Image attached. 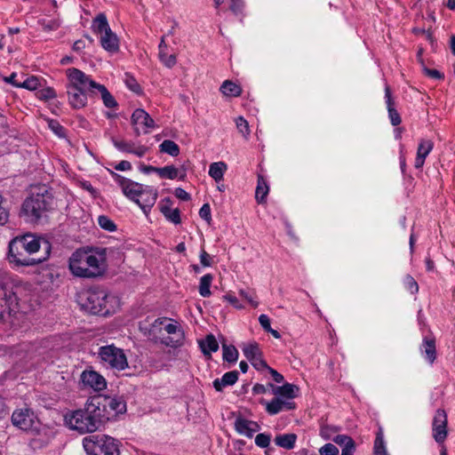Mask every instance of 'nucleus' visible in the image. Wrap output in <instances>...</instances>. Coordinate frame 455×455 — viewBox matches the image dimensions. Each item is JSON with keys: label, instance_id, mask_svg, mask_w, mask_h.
<instances>
[{"label": "nucleus", "instance_id": "1", "mask_svg": "<svg viewBox=\"0 0 455 455\" xmlns=\"http://www.w3.org/2000/svg\"><path fill=\"white\" fill-rule=\"evenodd\" d=\"M65 420L71 429L80 434H86L98 430L108 421V418L102 414L99 403L92 396L86 401L84 408L67 414Z\"/></svg>", "mask_w": 455, "mask_h": 455}, {"label": "nucleus", "instance_id": "2", "mask_svg": "<svg viewBox=\"0 0 455 455\" xmlns=\"http://www.w3.org/2000/svg\"><path fill=\"white\" fill-rule=\"evenodd\" d=\"M106 249L76 250L69 259V269L76 276L93 278L105 272Z\"/></svg>", "mask_w": 455, "mask_h": 455}, {"label": "nucleus", "instance_id": "3", "mask_svg": "<svg viewBox=\"0 0 455 455\" xmlns=\"http://www.w3.org/2000/svg\"><path fill=\"white\" fill-rule=\"evenodd\" d=\"M53 196L46 187H39L25 199L21 212L28 221L38 223L53 208Z\"/></svg>", "mask_w": 455, "mask_h": 455}, {"label": "nucleus", "instance_id": "4", "mask_svg": "<svg viewBox=\"0 0 455 455\" xmlns=\"http://www.w3.org/2000/svg\"><path fill=\"white\" fill-rule=\"evenodd\" d=\"M20 291L21 288L10 277L0 275V319L4 320L5 315H11L18 311Z\"/></svg>", "mask_w": 455, "mask_h": 455}, {"label": "nucleus", "instance_id": "5", "mask_svg": "<svg viewBox=\"0 0 455 455\" xmlns=\"http://www.w3.org/2000/svg\"><path fill=\"white\" fill-rule=\"evenodd\" d=\"M87 455H119V442L106 435H89L83 440Z\"/></svg>", "mask_w": 455, "mask_h": 455}, {"label": "nucleus", "instance_id": "6", "mask_svg": "<svg viewBox=\"0 0 455 455\" xmlns=\"http://www.w3.org/2000/svg\"><path fill=\"white\" fill-rule=\"evenodd\" d=\"M110 297L107 292L99 288L85 291L81 297V304L84 310L92 315H108L111 313L108 307Z\"/></svg>", "mask_w": 455, "mask_h": 455}, {"label": "nucleus", "instance_id": "7", "mask_svg": "<svg viewBox=\"0 0 455 455\" xmlns=\"http://www.w3.org/2000/svg\"><path fill=\"white\" fill-rule=\"evenodd\" d=\"M11 421L13 427L21 431L32 434H38L40 431V420L36 412L28 407L14 410Z\"/></svg>", "mask_w": 455, "mask_h": 455}, {"label": "nucleus", "instance_id": "8", "mask_svg": "<svg viewBox=\"0 0 455 455\" xmlns=\"http://www.w3.org/2000/svg\"><path fill=\"white\" fill-rule=\"evenodd\" d=\"M20 238L25 251L32 258H40L41 263L49 258L52 246L47 239L30 233L20 235Z\"/></svg>", "mask_w": 455, "mask_h": 455}, {"label": "nucleus", "instance_id": "9", "mask_svg": "<svg viewBox=\"0 0 455 455\" xmlns=\"http://www.w3.org/2000/svg\"><path fill=\"white\" fill-rule=\"evenodd\" d=\"M8 259L16 266H36L41 263L40 258H32L27 253L20 236L9 243Z\"/></svg>", "mask_w": 455, "mask_h": 455}, {"label": "nucleus", "instance_id": "10", "mask_svg": "<svg viewBox=\"0 0 455 455\" xmlns=\"http://www.w3.org/2000/svg\"><path fill=\"white\" fill-rule=\"evenodd\" d=\"M67 76L68 78L67 86L85 92L91 96L96 94L95 91L99 84L82 70L76 68H68L67 69Z\"/></svg>", "mask_w": 455, "mask_h": 455}, {"label": "nucleus", "instance_id": "11", "mask_svg": "<svg viewBox=\"0 0 455 455\" xmlns=\"http://www.w3.org/2000/svg\"><path fill=\"white\" fill-rule=\"evenodd\" d=\"M100 359L113 369L124 370L128 366L127 359L123 350L114 346H106L100 348Z\"/></svg>", "mask_w": 455, "mask_h": 455}, {"label": "nucleus", "instance_id": "12", "mask_svg": "<svg viewBox=\"0 0 455 455\" xmlns=\"http://www.w3.org/2000/svg\"><path fill=\"white\" fill-rule=\"evenodd\" d=\"M102 414L107 416L109 420L111 412L114 414L123 413L126 411V403L122 397H110L103 395H93Z\"/></svg>", "mask_w": 455, "mask_h": 455}, {"label": "nucleus", "instance_id": "13", "mask_svg": "<svg viewBox=\"0 0 455 455\" xmlns=\"http://www.w3.org/2000/svg\"><path fill=\"white\" fill-rule=\"evenodd\" d=\"M432 436L438 444H443L448 436V416L443 409H438L433 417Z\"/></svg>", "mask_w": 455, "mask_h": 455}, {"label": "nucleus", "instance_id": "14", "mask_svg": "<svg viewBox=\"0 0 455 455\" xmlns=\"http://www.w3.org/2000/svg\"><path fill=\"white\" fill-rule=\"evenodd\" d=\"M132 124L135 126L134 132L136 136H140V132L137 125L143 128L144 133H148L149 129L155 127V121L153 118L142 108H137L132 115Z\"/></svg>", "mask_w": 455, "mask_h": 455}, {"label": "nucleus", "instance_id": "15", "mask_svg": "<svg viewBox=\"0 0 455 455\" xmlns=\"http://www.w3.org/2000/svg\"><path fill=\"white\" fill-rule=\"evenodd\" d=\"M84 385L93 388L95 391H101L107 387L105 379L94 371H84L81 375Z\"/></svg>", "mask_w": 455, "mask_h": 455}, {"label": "nucleus", "instance_id": "16", "mask_svg": "<svg viewBox=\"0 0 455 455\" xmlns=\"http://www.w3.org/2000/svg\"><path fill=\"white\" fill-rule=\"evenodd\" d=\"M67 93L68 102L73 108L79 109L86 106L89 93L68 86H67Z\"/></svg>", "mask_w": 455, "mask_h": 455}, {"label": "nucleus", "instance_id": "17", "mask_svg": "<svg viewBox=\"0 0 455 455\" xmlns=\"http://www.w3.org/2000/svg\"><path fill=\"white\" fill-rule=\"evenodd\" d=\"M172 201L170 197H165L161 201L160 212L171 222L180 224L181 222L180 212L178 208L172 209Z\"/></svg>", "mask_w": 455, "mask_h": 455}, {"label": "nucleus", "instance_id": "18", "mask_svg": "<svg viewBox=\"0 0 455 455\" xmlns=\"http://www.w3.org/2000/svg\"><path fill=\"white\" fill-rule=\"evenodd\" d=\"M235 430L247 437H252L253 434L260 429L256 421L248 420L243 418H237L235 422Z\"/></svg>", "mask_w": 455, "mask_h": 455}, {"label": "nucleus", "instance_id": "19", "mask_svg": "<svg viewBox=\"0 0 455 455\" xmlns=\"http://www.w3.org/2000/svg\"><path fill=\"white\" fill-rule=\"evenodd\" d=\"M293 409H295V403L283 401L279 397L273 398L266 406V410L270 415H275L283 410L290 411Z\"/></svg>", "mask_w": 455, "mask_h": 455}, {"label": "nucleus", "instance_id": "20", "mask_svg": "<svg viewBox=\"0 0 455 455\" xmlns=\"http://www.w3.org/2000/svg\"><path fill=\"white\" fill-rule=\"evenodd\" d=\"M269 386L272 387L275 395H280L287 399L297 397L299 391L298 386L290 383H285L283 386H275L270 383Z\"/></svg>", "mask_w": 455, "mask_h": 455}, {"label": "nucleus", "instance_id": "21", "mask_svg": "<svg viewBox=\"0 0 455 455\" xmlns=\"http://www.w3.org/2000/svg\"><path fill=\"white\" fill-rule=\"evenodd\" d=\"M140 197L142 202L140 201L138 204L145 213H148L157 199V191L150 187H145Z\"/></svg>", "mask_w": 455, "mask_h": 455}, {"label": "nucleus", "instance_id": "22", "mask_svg": "<svg viewBox=\"0 0 455 455\" xmlns=\"http://www.w3.org/2000/svg\"><path fill=\"white\" fill-rule=\"evenodd\" d=\"M100 44L106 51L112 53L119 50V40L112 30L101 35Z\"/></svg>", "mask_w": 455, "mask_h": 455}, {"label": "nucleus", "instance_id": "23", "mask_svg": "<svg viewBox=\"0 0 455 455\" xmlns=\"http://www.w3.org/2000/svg\"><path fill=\"white\" fill-rule=\"evenodd\" d=\"M198 344L202 353L209 358L212 357V352H216L219 349V343L212 333L207 334L204 339L198 340Z\"/></svg>", "mask_w": 455, "mask_h": 455}, {"label": "nucleus", "instance_id": "24", "mask_svg": "<svg viewBox=\"0 0 455 455\" xmlns=\"http://www.w3.org/2000/svg\"><path fill=\"white\" fill-rule=\"evenodd\" d=\"M238 375L239 373L237 371H231L226 372L221 379H214L212 383L214 388L216 389V391L220 392L222 391L223 387L227 386H233L237 381Z\"/></svg>", "mask_w": 455, "mask_h": 455}, {"label": "nucleus", "instance_id": "25", "mask_svg": "<svg viewBox=\"0 0 455 455\" xmlns=\"http://www.w3.org/2000/svg\"><path fill=\"white\" fill-rule=\"evenodd\" d=\"M385 98L387 106L388 116L391 121V124L392 125L396 126L401 124L402 120L399 113L394 107V101L391 97V91L389 86L387 85L385 88Z\"/></svg>", "mask_w": 455, "mask_h": 455}, {"label": "nucleus", "instance_id": "26", "mask_svg": "<svg viewBox=\"0 0 455 455\" xmlns=\"http://www.w3.org/2000/svg\"><path fill=\"white\" fill-rule=\"evenodd\" d=\"M128 188H124L123 193L131 200L134 201L136 204H140L139 196L143 194V190L145 187L142 184L135 182L133 180H130L127 184Z\"/></svg>", "mask_w": 455, "mask_h": 455}, {"label": "nucleus", "instance_id": "27", "mask_svg": "<svg viewBox=\"0 0 455 455\" xmlns=\"http://www.w3.org/2000/svg\"><path fill=\"white\" fill-rule=\"evenodd\" d=\"M297 438V435L294 433L282 434L277 435L275 437L274 442L277 446L281 448L291 450L294 448Z\"/></svg>", "mask_w": 455, "mask_h": 455}, {"label": "nucleus", "instance_id": "28", "mask_svg": "<svg viewBox=\"0 0 455 455\" xmlns=\"http://www.w3.org/2000/svg\"><path fill=\"white\" fill-rule=\"evenodd\" d=\"M96 90L100 93L101 100L106 108H114L118 106L117 101L105 85L99 84Z\"/></svg>", "mask_w": 455, "mask_h": 455}, {"label": "nucleus", "instance_id": "29", "mask_svg": "<svg viewBox=\"0 0 455 455\" xmlns=\"http://www.w3.org/2000/svg\"><path fill=\"white\" fill-rule=\"evenodd\" d=\"M165 36L161 38L159 44V58L163 63L168 68H172L176 64V56L174 54L168 55L164 52V49H167V44L164 41Z\"/></svg>", "mask_w": 455, "mask_h": 455}, {"label": "nucleus", "instance_id": "30", "mask_svg": "<svg viewBox=\"0 0 455 455\" xmlns=\"http://www.w3.org/2000/svg\"><path fill=\"white\" fill-rule=\"evenodd\" d=\"M228 165L224 162L212 163L210 165L209 175L219 182L223 179L224 172L227 171Z\"/></svg>", "mask_w": 455, "mask_h": 455}, {"label": "nucleus", "instance_id": "31", "mask_svg": "<svg viewBox=\"0 0 455 455\" xmlns=\"http://www.w3.org/2000/svg\"><path fill=\"white\" fill-rule=\"evenodd\" d=\"M164 330L168 334H178L179 339L173 340L172 338H168V341L165 340L164 343L167 346L177 347L180 345V339L183 338V332L179 329V326L174 323H168L164 326Z\"/></svg>", "mask_w": 455, "mask_h": 455}, {"label": "nucleus", "instance_id": "32", "mask_svg": "<svg viewBox=\"0 0 455 455\" xmlns=\"http://www.w3.org/2000/svg\"><path fill=\"white\" fill-rule=\"evenodd\" d=\"M220 92L228 97H238L242 92V89L232 81L226 80L220 86Z\"/></svg>", "mask_w": 455, "mask_h": 455}, {"label": "nucleus", "instance_id": "33", "mask_svg": "<svg viewBox=\"0 0 455 455\" xmlns=\"http://www.w3.org/2000/svg\"><path fill=\"white\" fill-rule=\"evenodd\" d=\"M268 194V186L265 179L261 176H258V184L255 191V198L259 204H262L266 196Z\"/></svg>", "mask_w": 455, "mask_h": 455}, {"label": "nucleus", "instance_id": "34", "mask_svg": "<svg viewBox=\"0 0 455 455\" xmlns=\"http://www.w3.org/2000/svg\"><path fill=\"white\" fill-rule=\"evenodd\" d=\"M93 29L96 33L103 35L111 30L107 17L104 13H100L93 20Z\"/></svg>", "mask_w": 455, "mask_h": 455}, {"label": "nucleus", "instance_id": "35", "mask_svg": "<svg viewBox=\"0 0 455 455\" xmlns=\"http://www.w3.org/2000/svg\"><path fill=\"white\" fill-rule=\"evenodd\" d=\"M160 152L166 153L172 156H178L180 155V147L171 140H164L159 146Z\"/></svg>", "mask_w": 455, "mask_h": 455}, {"label": "nucleus", "instance_id": "36", "mask_svg": "<svg viewBox=\"0 0 455 455\" xmlns=\"http://www.w3.org/2000/svg\"><path fill=\"white\" fill-rule=\"evenodd\" d=\"M212 280L213 276L211 274H206L201 277L198 291L202 297L207 298L211 295L210 287Z\"/></svg>", "mask_w": 455, "mask_h": 455}, {"label": "nucleus", "instance_id": "37", "mask_svg": "<svg viewBox=\"0 0 455 455\" xmlns=\"http://www.w3.org/2000/svg\"><path fill=\"white\" fill-rule=\"evenodd\" d=\"M333 442L342 447V451L355 449V441L347 435H338L332 438Z\"/></svg>", "mask_w": 455, "mask_h": 455}, {"label": "nucleus", "instance_id": "38", "mask_svg": "<svg viewBox=\"0 0 455 455\" xmlns=\"http://www.w3.org/2000/svg\"><path fill=\"white\" fill-rule=\"evenodd\" d=\"M223 360L228 363H235L238 359V351L233 345L223 344Z\"/></svg>", "mask_w": 455, "mask_h": 455}, {"label": "nucleus", "instance_id": "39", "mask_svg": "<svg viewBox=\"0 0 455 455\" xmlns=\"http://www.w3.org/2000/svg\"><path fill=\"white\" fill-rule=\"evenodd\" d=\"M157 174L161 178L174 180L178 178L179 169L174 165H167L162 168L158 167Z\"/></svg>", "mask_w": 455, "mask_h": 455}, {"label": "nucleus", "instance_id": "40", "mask_svg": "<svg viewBox=\"0 0 455 455\" xmlns=\"http://www.w3.org/2000/svg\"><path fill=\"white\" fill-rule=\"evenodd\" d=\"M244 356L251 362L261 355L259 345L256 342L250 343L243 348Z\"/></svg>", "mask_w": 455, "mask_h": 455}, {"label": "nucleus", "instance_id": "41", "mask_svg": "<svg viewBox=\"0 0 455 455\" xmlns=\"http://www.w3.org/2000/svg\"><path fill=\"white\" fill-rule=\"evenodd\" d=\"M339 431V427L336 426H331L328 424H323L320 428V435L324 440H330L332 439V435Z\"/></svg>", "mask_w": 455, "mask_h": 455}, {"label": "nucleus", "instance_id": "42", "mask_svg": "<svg viewBox=\"0 0 455 455\" xmlns=\"http://www.w3.org/2000/svg\"><path fill=\"white\" fill-rule=\"evenodd\" d=\"M427 157V148L424 145V142L422 141L419 143L418 148V154L415 160V168L419 169L424 165L425 159Z\"/></svg>", "mask_w": 455, "mask_h": 455}, {"label": "nucleus", "instance_id": "43", "mask_svg": "<svg viewBox=\"0 0 455 455\" xmlns=\"http://www.w3.org/2000/svg\"><path fill=\"white\" fill-rule=\"evenodd\" d=\"M98 224L101 228H103L107 231L113 232V231L116 230V225L108 216H105V215L99 216Z\"/></svg>", "mask_w": 455, "mask_h": 455}, {"label": "nucleus", "instance_id": "44", "mask_svg": "<svg viewBox=\"0 0 455 455\" xmlns=\"http://www.w3.org/2000/svg\"><path fill=\"white\" fill-rule=\"evenodd\" d=\"M374 454L375 455H387L381 432H379L377 434V436H376V439L374 442Z\"/></svg>", "mask_w": 455, "mask_h": 455}, {"label": "nucleus", "instance_id": "45", "mask_svg": "<svg viewBox=\"0 0 455 455\" xmlns=\"http://www.w3.org/2000/svg\"><path fill=\"white\" fill-rule=\"evenodd\" d=\"M112 142L114 146L120 151L125 152V153H132L134 143L128 142L125 140H120L116 139H112Z\"/></svg>", "mask_w": 455, "mask_h": 455}, {"label": "nucleus", "instance_id": "46", "mask_svg": "<svg viewBox=\"0 0 455 455\" xmlns=\"http://www.w3.org/2000/svg\"><path fill=\"white\" fill-rule=\"evenodd\" d=\"M40 85L39 80L36 76L27 78L24 82L20 83V88H25L30 91L36 90Z\"/></svg>", "mask_w": 455, "mask_h": 455}, {"label": "nucleus", "instance_id": "47", "mask_svg": "<svg viewBox=\"0 0 455 455\" xmlns=\"http://www.w3.org/2000/svg\"><path fill=\"white\" fill-rule=\"evenodd\" d=\"M271 436L267 434H258L255 437V443L260 448H267L270 443Z\"/></svg>", "mask_w": 455, "mask_h": 455}, {"label": "nucleus", "instance_id": "48", "mask_svg": "<svg viewBox=\"0 0 455 455\" xmlns=\"http://www.w3.org/2000/svg\"><path fill=\"white\" fill-rule=\"evenodd\" d=\"M236 127L239 132L243 135L247 136L250 133L248 122L242 116H239L235 120Z\"/></svg>", "mask_w": 455, "mask_h": 455}, {"label": "nucleus", "instance_id": "49", "mask_svg": "<svg viewBox=\"0 0 455 455\" xmlns=\"http://www.w3.org/2000/svg\"><path fill=\"white\" fill-rule=\"evenodd\" d=\"M320 455H338L339 449L332 443H326L319 450Z\"/></svg>", "mask_w": 455, "mask_h": 455}, {"label": "nucleus", "instance_id": "50", "mask_svg": "<svg viewBox=\"0 0 455 455\" xmlns=\"http://www.w3.org/2000/svg\"><path fill=\"white\" fill-rule=\"evenodd\" d=\"M49 127L59 137L61 138V137L65 136V129L62 125L60 124V123L58 121L50 120Z\"/></svg>", "mask_w": 455, "mask_h": 455}, {"label": "nucleus", "instance_id": "51", "mask_svg": "<svg viewBox=\"0 0 455 455\" xmlns=\"http://www.w3.org/2000/svg\"><path fill=\"white\" fill-rule=\"evenodd\" d=\"M37 97L40 100H47L55 98L56 97V93H55V91L52 88L47 87V88H44V89L39 91L37 92Z\"/></svg>", "mask_w": 455, "mask_h": 455}, {"label": "nucleus", "instance_id": "52", "mask_svg": "<svg viewBox=\"0 0 455 455\" xmlns=\"http://www.w3.org/2000/svg\"><path fill=\"white\" fill-rule=\"evenodd\" d=\"M251 363L252 364V366L258 370V371H261V370H265V369H268V365L267 363V362L262 358V355H259L257 356L256 358H254L253 360L251 361Z\"/></svg>", "mask_w": 455, "mask_h": 455}, {"label": "nucleus", "instance_id": "53", "mask_svg": "<svg viewBox=\"0 0 455 455\" xmlns=\"http://www.w3.org/2000/svg\"><path fill=\"white\" fill-rule=\"evenodd\" d=\"M125 84L131 91L136 93L140 92V84L137 83L136 79L131 76L126 75Z\"/></svg>", "mask_w": 455, "mask_h": 455}, {"label": "nucleus", "instance_id": "54", "mask_svg": "<svg viewBox=\"0 0 455 455\" xmlns=\"http://www.w3.org/2000/svg\"><path fill=\"white\" fill-rule=\"evenodd\" d=\"M199 215L200 217L204 220L205 221H207L208 224L211 223V220H212V215H211V207L209 205V204H204L200 211H199Z\"/></svg>", "mask_w": 455, "mask_h": 455}, {"label": "nucleus", "instance_id": "55", "mask_svg": "<svg viewBox=\"0 0 455 455\" xmlns=\"http://www.w3.org/2000/svg\"><path fill=\"white\" fill-rule=\"evenodd\" d=\"M405 284L408 288V290L411 292V293H414L416 291H418V283H416V281L411 276V275H407L406 278H405Z\"/></svg>", "mask_w": 455, "mask_h": 455}, {"label": "nucleus", "instance_id": "56", "mask_svg": "<svg viewBox=\"0 0 455 455\" xmlns=\"http://www.w3.org/2000/svg\"><path fill=\"white\" fill-rule=\"evenodd\" d=\"M111 173H112L113 177L115 178V180L116 181V183H118V185L122 188V191L124 188H128L127 184L129 183V181L131 180L126 179L117 173L113 172Z\"/></svg>", "mask_w": 455, "mask_h": 455}, {"label": "nucleus", "instance_id": "57", "mask_svg": "<svg viewBox=\"0 0 455 455\" xmlns=\"http://www.w3.org/2000/svg\"><path fill=\"white\" fill-rule=\"evenodd\" d=\"M174 195L177 198L182 201H188L191 199L190 195L181 188H177L174 191Z\"/></svg>", "mask_w": 455, "mask_h": 455}, {"label": "nucleus", "instance_id": "58", "mask_svg": "<svg viewBox=\"0 0 455 455\" xmlns=\"http://www.w3.org/2000/svg\"><path fill=\"white\" fill-rule=\"evenodd\" d=\"M243 3L242 0H231L230 10L235 14H239L242 12Z\"/></svg>", "mask_w": 455, "mask_h": 455}, {"label": "nucleus", "instance_id": "59", "mask_svg": "<svg viewBox=\"0 0 455 455\" xmlns=\"http://www.w3.org/2000/svg\"><path fill=\"white\" fill-rule=\"evenodd\" d=\"M200 263L204 267L212 266V257L204 250H202L200 253Z\"/></svg>", "mask_w": 455, "mask_h": 455}, {"label": "nucleus", "instance_id": "60", "mask_svg": "<svg viewBox=\"0 0 455 455\" xmlns=\"http://www.w3.org/2000/svg\"><path fill=\"white\" fill-rule=\"evenodd\" d=\"M8 211L3 206V197L0 196V225H4L8 220Z\"/></svg>", "mask_w": 455, "mask_h": 455}, {"label": "nucleus", "instance_id": "61", "mask_svg": "<svg viewBox=\"0 0 455 455\" xmlns=\"http://www.w3.org/2000/svg\"><path fill=\"white\" fill-rule=\"evenodd\" d=\"M436 358L435 341L428 339V361L433 363Z\"/></svg>", "mask_w": 455, "mask_h": 455}, {"label": "nucleus", "instance_id": "62", "mask_svg": "<svg viewBox=\"0 0 455 455\" xmlns=\"http://www.w3.org/2000/svg\"><path fill=\"white\" fill-rule=\"evenodd\" d=\"M259 322L265 331H267L271 328L270 319L267 315H260L259 317Z\"/></svg>", "mask_w": 455, "mask_h": 455}, {"label": "nucleus", "instance_id": "63", "mask_svg": "<svg viewBox=\"0 0 455 455\" xmlns=\"http://www.w3.org/2000/svg\"><path fill=\"white\" fill-rule=\"evenodd\" d=\"M148 150V148L146 146L135 147V145H134L132 154H134L135 156H137L139 157H142L147 153Z\"/></svg>", "mask_w": 455, "mask_h": 455}, {"label": "nucleus", "instance_id": "64", "mask_svg": "<svg viewBox=\"0 0 455 455\" xmlns=\"http://www.w3.org/2000/svg\"><path fill=\"white\" fill-rule=\"evenodd\" d=\"M115 169L117 170V171H127V170H131L132 169V164L130 162L128 161H125V160H123L121 161L120 163H118L116 166H115Z\"/></svg>", "mask_w": 455, "mask_h": 455}]
</instances>
